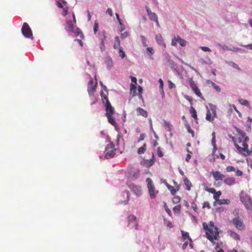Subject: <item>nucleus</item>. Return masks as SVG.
Here are the masks:
<instances>
[{"instance_id": "obj_30", "label": "nucleus", "mask_w": 252, "mask_h": 252, "mask_svg": "<svg viewBox=\"0 0 252 252\" xmlns=\"http://www.w3.org/2000/svg\"><path fill=\"white\" fill-rule=\"evenodd\" d=\"M230 235L235 240H239L240 239V236L236 232L230 231Z\"/></svg>"}, {"instance_id": "obj_63", "label": "nucleus", "mask_w": 252, "mask_h": 252, "mask_svg": "<svg viewBox=\"0 0 252 252\" xmlns=\"http://www.w3.org/2000/svg\"><path fill=\"white\" fill-rule=\"evenodd\" d=\"M135 188L137 190V192L136 193L138 195H140L141 194V189L139 188V187H135Z\"/></svg>"}, {"instance_id": "obj_3", "label": "nucleus", "mask_w": 252, "mask_h": 252, "mask_svg": "<svg viewBox=\"0 0 252 252\" xmlns=\"http://www.w3.org/2000/svg\"><path fill=\"white\" fill-rule=\"evenodd\" d=\"M106 107L105 115L108 119V122L114 126H117V123L115 121L113 115L114 114V108L112 106L108 99H106V103L104 104Z\"/></svg>"}, {"instance_id": "obj_26", "label": "nucleus", "mask_w": 252, "mask_h": 252, "mask_svg": "<svg viewBox=\"0 0 252 252\" xmlns=\"http://www.w3.org/2000/svg\"><path fill=\"white\" fill-rule=\"evenodd\" d=\"M147 149V145L146 144H144L142 146L139 148L137 150V153L139 155H141L144 154Z\"/></svg>"}, {"instance_id": "obj_42", "label": "nucleus", "mask_w": 252, "mask_h": 252, "mask_svg": "<svg viewBox=\"0 0 252 252\" xmlns=\"http://www.w3.org/2000/svg\"><path fill=\"white\" fill-rule=\"evenodd\" d=\"M235 168L233 167V166H228L226 168V170L227 172H234L235 171Z\"/></svg>"}, {"instance_id": "obj_1", "label": "nucleus", "mask_w": 252, "mask_h": 252, "mask_svg": "<svg viewBox=\"0 0 252 252\" xmlns=\"http://www.w3.org/2000/svg\"><path fill=\"white\" fill-rule=\"evenodd\" d=\"M232 138L236 148L240 154L247 156L252 153V147L250 149H248L247 142L249 140V138L246 136L245 132L240 131L239 132V136L236 139L234 137Z\"/></svg>"}, {"instance_id": "obj_25", "label": "nucleus", "mask_w": 252, "mask_h": 252, "mask_svg": "<svg viewBox=\"0 0 252 252\" xmlns=\"http://www.w3.org/2000/svg\"><path fill=\"white\" fill-rule=\"evenodd\" d=\"M114 48L116 49L120 47V40L118 36H116L114 39Z\"/></svg>"}, {"instance_id": "obj_34", "label": "nucleus", "mask_w": 252, "mask_h": 252, "mask_svg": "<svg viewBox=\"0 0 252 252\" xmlns=\"http://www.w3.org/2000/svg\"><path fill=\"white\" fill-rule=\"evenodd\" d=\"M228 64L229 65L232 66L234 68L237 69H238L239 70H241V69L239 67V66L236 63H234L233 62H228Z\"/></svg>"}, {"instance_id": "obj_9", "label": "nucleus", "mask_w": 252, "mask_h": 252, "mask_svg": "<svg viewBox=\"0 0 252 252\" xmlns=\"http://www.w3.org/2000/svg\"><path fill=\"white\" fill-rule=\"evenodd\" d=\"M189 86L192 89V90L193 91V92L196 95H197L199 97L201 98L203 100H204V98L203 96L201 93L200 92L199 89L197 87V85L195 82L193 81L192 78H189Z\"/></svg>"}, {"instance_id": "obj_60", "label": "nucleus", "mask_w": 252, "mask_h": 252, "mask_svg": "<svg viewBox=\"0 0 252 252\" xmlns=\"http://www.w3.org/2000/svg\"><path fill=\"white\" fill-rule=\"evenodd\" d=\"M219 248V244L217 243L216 246V247H215V250L217 251V252H224L223 250H222V249H219L218 250V249Z\"/></svg>"}, {"instance_id": "obj_50", "label": "nucleus", "mask_w": 252, "mask_h": 252, "mask_svg": "<svg viewBox=\"0 0 252 252\" xmlns=\"http://www.w3.org/2000/svg\"><path fill=\"white\" fill-rule=\"evenodd\" d=\"M147 51L149 53V54L151 56L153 55L154 53V49L152 47H147Z\"/></svg>"}, {"instance_id": "obj_16", "label": "nucleus", "mask_w": 252, "mask_h": 252, "mask_svg": "<svg viewBox=\"0 0 252 252\" xmlns=\"http://www.w3.org/2000/svg\"><path fill=\"white\" fill-rule=\"evenodd\" d=\"M106 36L105 35V32H103L102 33V38L101 39V42L99 45V48L101 52L105 50V43L106 42Z\"/></svg>"}, {"instance_id": "obj_14", "label": "nucleus", "mask_w": 252, "mask_h": 252, "mask_svg": "<svg viewBox=\"0 0 252 252\" xmlns=\"http://www.w3.org/2000/svg\"><path fill=\"white\" fill-rule=\"evenodd\" d=\"M75 23H73L71 20H68L66 22V24L65 26V30L68 32H74L75 28Z\"/></svg>"}, {"instance_id": "obj_49", "label": "nucleus", "mask_w": 252, "mask_h": 252, "mask_svg": "<svg viewBox=\"0 0 252 252\" xmlns=\"http://www.w3.org/2000/svg\"><path fill=\"white\" fill-rule=\"evenodd\" d=\"M138 92H139V97L140 98H142V95L141 94L142 93V91H143V89H142V87L140 86H138Z\"/></svg>"}, {"instance_id": "obj_13", "label": "nucleus", "mask_w": 252, "mask_h": 252, "mask_svg": "<svg viewBox=\"0 0 252 252\" xmlns=\"http://www.w3.org/2000/svg\"><path fill=\"white\" fill-rule=\"evenodd\" d=\"M128 225L133 223L135 229H138V223L136 221V217L133 215H129L127 217Z\"/></svg>"}, {"instance_id": "obj_35", "label": "nucleus", "mask_w": 252, "mask_h": 252, "mask_svg": "<svg viewBox=\"0 0 252 252\" xmlns=\"http://www.w3.org/2000/svg\"><path fill=\"white\" fill-rule=\"evenodd\" d=\"M239 102L240 103L243 105H245L246 106H249V101L244 99H240L239 100Z\"/></svg>"}, {"instance_id": "obj_27", "label": "nucleus", "mask_w": 252, "mask_h": 252, "mask_svg": "<svg viewBox=\"0 0 252 252\" xmlns=\"http://www.w3.org/2000/svg\"><path fill=\"white\" fill-rule=\"evenodd\" d=\"M130 94L133 96L136 95V87L135 84L131 83L130 84Z\"/></svg>"}, {"instance_id": "obj_48", "label": "nucleus", "mask_w": 252, "mask_h": 252, "mask_svg": "<svg viewBox=\"0 0 252 252\" xmlns=\"http://www.w3.org/2000/svg\"><path fill=\"white\" fill-rule=\"evenodd\" d=\"M164 208H165L166 212L168 214V215L169 216H171L172 215L171 212L170 210L167 206L166 203H165V204H164Z\"/></svg>"}, {"instance_id": "obj_52", "label": "nucleus", "mask_w": 252, "mask_h": 252, "mask_svg": "<svg viewBox=\"0 0 252 252\" xmlns=\"http://www.w3.org/2000/svg\"><path fill=\"white\" fill-rule=\"evenodd\" d=\"M128 35V33L127 32H125L124 33H122L121 35V38L123 39L126 38Z\"/></svg>"}, {"instance_id": "obj_41", "label": "nucleus", "mask_w": 252, "mask_h": 252, "mask_svg": "<svg viewBox=\"0 0 252 252\" xmlns=\"http://www.w3.org/2000/svg\"><path fill=\"white\" fill-rule=\"evenodd\" d=\"M140 38L141 39L143 46L145 47H147L148 45L146 43L147 40H146V38H145V37L143 35H140Z\"/></svg>"}, {"instance_id": "obj_15", "label": "nucleus", "mask_w": 252, "mask_h": 252, "mask_svg": "<svg viewBox=\"0 0 252 252\" xmlns=\"http://www.w3.org/2000/svg\"><path fill=\"white\" fill-rule=\"evenodd\" d=\"M211 174L216 181L222 180L225 177L223 174L219 171H212Z\"/></svg>"}, {"instance_id": "obj_28", "label": "nucleus", "mask_w": 252, "mask_h": 252, "mask_svg": "<svg viewBox=\"0 0 252 252\" xmlns=\"http://www.w3.org/2000/svg\"><path fill=\"white\" fill-rule=\"evenodd\" d=\"M166 186L168 189L170 191L171 194L174 195L177 192V190L176 189H175L173 186L169 185L167 183H166Z\"/></svg>"}, {"instance_id": "obj_32", "label": "nucleus", "mask_w": 252, "mask_h": 252, "mask_svg": "<svg viewBox=\"0 0 252 252\" xmlns=\"http://www.w3.org/2000/svg\"><path fill=\"white\" fill-rule=\"evenodd\" d=\"M190 113L191 114V116L194 119H197V114H196V110H195V109L193 107H191L190 108Z\"/></svg>"}, {"instance_id": "obj_40", "label": "nucleus", "mask_w": 252, "mask_h": 252, "mask_svg": "<svg viewBox=\"0 0 252 252\" xmlns=\"http://www.w3.org/2000/svg\"><path fill=\"white\" fill-rule=\"evenodd\" d=\"M100 95L103 103L105 104L106 103V99H108V97L102 92H101Z\"/></svg>"}, {"instance_id": "obj_58", "label": "nucleus", "mask_w": 252, "mask_h": 252, "mask_svg": "<svg viewBox=\"0 0 252 252\" xmlns=\"http://www.w3.org/2000/svg\"><path fill=\"white\" fill-rule=\"evenodd\" d=\"M206 207H207L208 209L210 208V205L208 202H204L203 204V208H205Z\"/></svg>"}, {"instance_id": "obj_33", "label": "nucleus", "mask_w": 252, "mask_h": 252, "mask_svg": "<svg viewBox=\"0 0 252 252\" xmlns=\"http://www.w3.org/2000/svg\"><path fill=\"white\" fill-rule=\"evenodd\" d=\"M164 126L167 131H170L171 130V125L169 122L167 121L164 122Z\"/></svg>"}, {"instance_id": "obj_2", "label": "nucleus", "mask_w": 252, "mask_h": 252, "mask_svg": "<svg viewBox=\"0 0 252 252\" xmlns=\"http://www.w3.org/2000/svg\"><path fill=\"white\" fill-rule=\"evenodd\" d=\"M202 226L205 231L206 238L211 241L213 245H215V240H218L220 238L218 228L215 226L214 222L212 221L208 223L203 222Z\"/></svg>"}, {"instance_id": "obj_31", "label": "nucleus", "mask_w": 252, "mask_h": 252, "mask_svg": "<svg viewBox=\"0 0 252 252\" xmlns=\"http://www.w3.org/2000/svg\"><path fill=\"white\" fill-rule=\"evenodd\" d=\"M221 192L220 191H216V193H214V195H213V198L216 201H219L220 200H219V198L220 197V196L221 195Z\"/></svg>"}, {"instance_id": "obj_57", "label": "nucleus", "mask_w": 252, "mask_h": 252, "mask_svg": "<svg viewBox=\"0 0 252 252\" xmlns=\"http://www.w3.org/2000/svg\"><path fill=\"white\" fill-rule=\"evenodd\" d=\"M146 135L145 133H142L140 134V137L138 139V142H140L141 141H143L144 138H145Z\"/></svg>"}, {"instance_id": "obj_20", "label": "nucleus", "mask_w": 252, "mask_h": 252, "mask_svg": "<svg viewBox=\"0 0 252 252\" xmlns=\"http://www.w3.org/2000/svg\"><path fill=\"white\" fill-rule=\"evenodd\" d=\"M184 184L186 186V189L188 190H190L191 189V187H192V185L191 182L188 179L187 177H185L184 179Z\"/></svg>"}, {"instance_id": "obj_36", "label": "nucleus", "mask_w": 252, "mask_h": 252, "mask_svg": "<svg viewBox=\"0 0 252 252\" xmlns=\"http://www.w3.org/2000/svg\"><path fill=\"white\" fill-rule=\"evenodd\" d=\"M185 126L187 128L188 131L189 133H191L192 134V137H193L194 136V132H193V130L191 128L189 124L188 123H186Z\"/></svg>"}, {"instance_id": "obj_12", "label": "nucleus", "mask_w": 252, "mask_h": 252, "mask_svg": "<svg viewBox=\"0 0 252 252\" xmlns=\"http://www.w3.org/2000/svg\"><path fill=\"white\" fill-rule=\"evenodd\" d=\"M177 42H178L182 47H185L187 43L185 40L181 38L179 36H177V37L175 36L172 39L171 45L173 46H175L177 45Z\"/></svg>"}, {"instance_id": "obj_22", "label": "nucleus", "mask_w": 252, "mask_h": 252, "mask_svg": "<svg viewBox=\"0 0 252 252\" xmlns=\"http://www.w3.org/2000/svg\"><path fill=\"white\" fill-rule=\"evenodd\" d=\"M149 16V18L151 20L155 21L157 25L158 26H159V23L158 19V17L156 13L154 12L150 13V14L148 15Z\"/></svg>"}, {"instance_id": "obj_11", "label": "nucleus", "mask_w": 252, "mask_h": 252, "mask_svg": "<svg viewBox=\"0 0 252 252\" xmlns=\"http://www.w3.org/2000/svg\"><path fill=\"white\" fill-rule=\"evenodd\" d=\"M96 85V80L94 82L93 79L91 78L88 83V92L90 95H93L94 92L95 91Z\"/></svg>"}, {"instance_id": "obj_44", "label": "nucleus", "mask_w": 252, "mask_h": 252, "mask_svg": "<svg viewBox=\"0 0 252 252\" xmlns=\"http://www.w3.org/2000/svg\"><path fill=\"white\" fill-rule=\"evenodd\" d=\"M154 155H153V158L147 161V163H148V166L150 167L151 166H152L154 163H155V161H154Z\"/></svg>"}, {"instance_id": "obj_61", "label": "nucleus", "mask_w": 252, "mask_h": 252, "mask_svg": "<svg viewBox=\"0 0 252 252\" xmlns=\"http://www.w3.org/2000/svg\"><path fill=\"white\" fill-rule=\"evenodd\" d=\"M63 16H66L67 14L68 13V7L63 8Z\"/></svg>"}, {"instance_id": "obj_23", "label": "nucleus", "mask_w": 252, "mask_h": 252, "mask_svg": "<svg viewBox=\"0 0 252 252\" xmlns=\"http://www.w3.org/2000/svg\"><path fill=\"white\" fill-rule=\"evenodd\" d=\"M206 83L208 84H211L214 89H215L218 92H220V87L217 85L215 83L213 82L211 80H207L206 81Z\"/></svg>"}, {"instance_id": "obj_51", "label": "nucleus", "mask_w": 252, "mask_h": 252, "mask_svg": "<svg viewBox=\"0 0 252 252\" xmlns=\"http://www.w3.org/2000/svg\"><path fill=\"white\" fill-rule=\"evenodd\" d=\"M206 190L209 192H210V193H216V189H214V188H207L206 189Z\"/></svg>"}, {"instance_id": "obj_18", "label": "nucleus", "mask_w": 252, "mask_h": 252, "mask_svg": "<svg viewBox=\"0 0 252 252\" xmlns=\"http://www.w3.org/2000/svg\"><path fill=\"white\" fill-rule=\"evenodd\" d=\"M156 39L160 45H163L165 48V44L164 43L163 39L161 34H158L156 36Z\"/></svg>"}, {"instance_id": "obj_38", "label": "nucleus", "mask_w": 252, "mask_h": 252, "mask_svg": "<svg viewBox=\"0 0 252 252\" xmlns=\"http://www.w3.org/2000/svg\"><path fill=\"white\" fill-rule=\"evenodd\" d=\"M119 53L120 54V56L121 57L122 59H124L126 56L122 47L119 48Z\"/></svg>"}, {"instance_id": "obj_4", "label": "nucleus", "mask_w": 252, "mask_h": 252, "mask_svg": "<svg viewBox=\"0 0 252 252\" xmlns=\"http://www.w3.org/2000/svg\"><path fill=\"white\" fill-rule=\"evenodd\" d=\"M146 182L147 183V187L150 196L151 198L154 199L156 197V193H158V191H156L155 187L151 178H147Z\"/></svg>"}, {"instance_id": "obj_54", "label": "nucleus", "mask_w": 252, "mask_h": 252, "mask_svg": "<svg viewBox=\"0 0 252 252\" xmlns=\"http://www.w3.org/2000/svg\"><path fill=\"white\" fill-rule=\"evenodd\" d=\"M168 83L169 88L170 89H173L174 88H175L176 86H175V84L173 83H172L170 80H168Z\"/></svg>"}, {"instance_id": "obj_5", "label": "nucleus", "mask_w": 252, "mask_h": 252, "mask_svg": "<svg viewBox=\"0 0 252 252\" xmlns=\"http://www.w3.org/2000/svg\"><path fill=\"white\" fill-rule=\"evenodd\" d=\"M240 199L247 209L252 210V201L250 196L243 193L240 196Z\"/></svg>"}, {"instance_id": "obj_10", "label": "nucleus", "mask_w": 252, "mask_h": 252, "mask_svg": "<svg viewBox=\"0 0 252 252\" xmlns=\"http://www.w3.org/2000/svg\"><path fill=\"white\" fill-rule=\"evenodd\" d=\"M22 32L25 37L32 38V33L31 29L27 23H24L22 27Z\"/></svg>"}, {"instance_id": "obj_55", "label": "nucleus", "mask_w": 252, "mask_h": 252, "mask_svg": "<svg viewBox=\"0 0 252 252\" xmlns=\"http://www.w3.org/2000/svg\"><path fill=\"white\" fill-rule=\"evenodd\" d=\"M191 207L194 212H197L198 207L195 203L193 202L191 204Z\"/></svg>"}, {"instance_id": "obj_21", "label": "nucleus", "mask_w": 252, "mask_h": 252, "mask_svg": "<svg viewBox=\"0 0 252 252\" xmlns=\"http://www.w3.org/2000/svg\"><path fill=\"white\" fill-rule=\"evenodd\" d=\"M105 63L108 69L110 68L113 66V61L110 57H107L105 58Z\"/></svg>"}, {"instance_id": "obj_39", "label": "nucleus", "mask_w": 252, "mask_h": 252, "mask_svg": "<svg viewBox=\"0 0 252 252\" xmlns=\"http://www.w3.org/2000/svg\"><path fill=\"white\" fill-rule=\"evenodd\" d=\"M181 205H177L173 208V211L175 213H179L181 211Z\"/></svg>"}, {"instance_id": "obj_46", "label": "nucleus", "mask_w": 252, "mask_h": 252, "mask_svg": "<svg viewBox=\"0 0 252 252\" xmlns=\"http://www.w3.org/2000/svg\"><path fill=\"white\" fill-rule=\"evenodd\" d=\"M98 29V24L96 21H95L94 23V33H95L97 32Z\"/></svg>"}, {"instance_id": "obj_6", "label": "nucleus", "mask_w": 252, "mask_h": 252, "mask_svg": "<svg viewBox=\"0 0 252 252\" xmlns=\"http://www.w3.org/2000/svg\"><path fill=\"white\" fill-rule=\"evenodd\" d=\"M105 158L107 159L113 158L115 155V149L113 143H109L105 148Z\"/></svg>"}, {"instance_id": "obj_17", "label": "nucleus", "mask_w": 252, "mask_h": 252, "mask_svg": "<svg viewBox=\"0 0 252 252\" xmlns=\"http://www.w3.org/2000/svg\"><path fill=\"white\" fill-rule=\"evenodd\" d=\"M136 112L137 115L138 116H142L145 118H147L148 116L147 111L141 107L137 108Z\"/></svg>"}, {"instance_id": "obj_7", "label": "nucleus", "mask_w": 252, "mask_h": 252, "mask_svg": "<svg viewBox=\"0 0 252 252\" xmlns=\"http://www.w3.org/2000/svg\"><path fill=\"white\" fill-rule=\"evenodd\" d=\"M217 117L216 107L215 106L211 105L210 106V110H208L206 113V119L209 122H213L214 118Z\"/></svg>"}, {"instance_id": "obj_53", "label": "nucleus", "mask_w": 252, "mask_h": 252, "mask_svg": "<svg viewBox=\"0 0 252 252\" xmlns=\"http://www.w3.org/2000/svg\"><path fill=\"white\" fill-rule=\"evenodd\" d=\"M201 49L204 52H211V50L209 48L205 46L200 47Z\"/></svg>"}, {"instance_id": "obj_8", "label": "nucleus", "mask_w": 252, "mask_h": 252, "mask_svg": "<svg viewBox=\"0 0 252 252\" xmlns=\"http://www.w3.org/2000/svg\"><path fill=\"white\" fill-rule=\"evenodd\" d=\"M232 222L234 226L239 230L242 231L245 229V224L243 220L239 216L233 218Z\"/></svg>"}, {"instance_id": "obj_24", "label": "nucleus", "mask_w": 252, "mask_h": 252, "mask_svg": "<svg viewBox=\"0 0 252 252\" xmlns=\"http://www.w3.org/2000/svg\"><path fill=\"white\" fill-rule=\"evenodd\" d=\"M72 33H74L76 36H79L81 39H83L84 37L83 32L78 28H76Z\"/></svg>"}, {"instance_id": "obj_19", "label": "nucleus", "mask_w": 252, "mask_h": 252, "mask_svg": "<svg viewBox=\"0 0 252 252\" xmlns=\"http://www.w3.org/2000/svg\"><path fill=\"white\" fill-rule=\"evenodd\" d=\"M224 183L227 185L231 186L235 183V179L234 178L228 177L224 180Z\"/></svg>"}, {"instance_id": "obj_56", "label": "nucleus", "mask_w": 252, "mask_h": 252, "mask_svg": "<svg viewBox=\"0 0 252 252\" xmlns=\"http://www.w3.org/2000/svg\"><path fill=\"white\" fill-rule=\"evenodd\" d=\"M235 174L237 176H241L243 175V172L242 171L237 169L236 170H235Z\"/></svg>"}, {"instance_id": "obj_37", "label": "nucleus", "mask_w": 252, "mask_h": 252, "mask_svg": "<svg viewBox=\"0 0 252 252\" xmlns=\"http://www.w3.org/2000/svg\"><path fill=\"white\" fill-rule=\"evenodd\" d=\"M218 203L220 205L228 204L230 203V200L228 199H222L218 201Z\"/></svg>"}, {"instance_id": "obj_45", "label": "nucleus", "mask_w": 252, "mask_h": 252, "mask_svg": "<svg viewBox=\"0 0 252 252\" xmlns=\"http://www.w3.org/2000/svg\"><path fill=\"white\" fill-rule=\"evenodd\" d=\"M158 82L159 83V88L162 91V93L164 94L163 87V82L162 80L160 78L158 80Z\"/></svg>"}, {"instance_id": "obj_64", "label": "nucleus", "mask_w": 252, "mask_h": 252, "mask_svg": "<svg viewBox=\"0 0 252 252\" xmlns=\"http://www.w3.org/2000/svg\"><path fill=\"white\" fill-rule=\"evenodd\" d=\"M191 155L190 154H187V157L186 158V161L187 162H189L191 158Z\"/></svg>"}, {"instance_id": "obj_62", "label": "nucleus", "mask_w": 252, "mask_h": 252, "mask_svg": "<svg viewBox=\"0 0 252 252\" xmlns=\"http://www.w3.org/2000/svg\"><path fill=\"white\" fill-rule=\"evenodd\" d=\"M116 17H117V19L119 23V24L120 25H122V21L121 20V19L120 18V17H119V14L117 13H116Z\"/></svg>"}, {"instance_id": "obj_43", "label": "nucleus", "mask_w": 252, "mask_h": 252, "mask_svg": "<svg viewBox=\"0 0 252 252\" xmlns=\"http://www.w3.org/2000/svg\"><path fill=\"white\" fill-rule=\"evenodd\" d=\"M157 154L159 157H162L163 156L162 150L160 147H158L157 149Z\"/></svg>"}, {"instance_id": "obj_29", "label": "nucleus", "mask_w": 252, "mask_h": 252, "mask_svg": "<svg viewBox=\"0 0 252 252\" xmlns=\"http://www.w3.org/2000/svg\"><path fill=\"white\" fill-rule=\"evenodd\" d=\"M182 237L184 240H185L186 239H188L189 241L191 242V239L189 236V233L187 232H185L184 231H181Z\"/></svg>"}, {"instance_id": "obj_47", "label": "nucleus", "mask_w": 252, "mask_h": 252, "mask_svg": "<svg viewBox=\"0 0 252 252\" xmlns=\"http://www.w3.org/2000/svg\"><path fill=\"white\" fill-rule=\"evenodd\" d=\"M180 200H181L180 197L179 196H176L173 198V202L174 203H178L180 201Z\"/></svg>"}, {"instance_id": "obj_59", "label": "nucleus", "mask_w": 252, "mask_h": 252, "mask_svg": "<svg viewBox=\"0 0 252 252\" xmlns=\"http://www.w3.org/2000/svg\"><path fill=\"white\" fill-rule=\"evenodd\" d=\"M106 13L108 14L110 16H113V11L111 8H108L106 10Z\"/></svg>"}]
</instances>
